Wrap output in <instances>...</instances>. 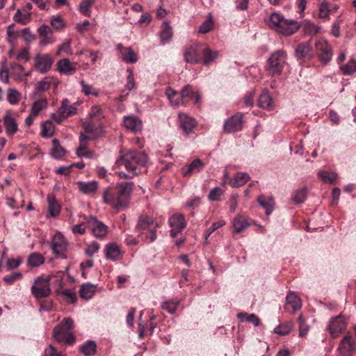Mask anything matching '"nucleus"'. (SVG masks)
I'll use <instances>...</instances> for the list:
<instances>
[{
  "mask_svg": "<svg viewBox=\"0 0 356 356\" xmlns=\"http://www.w3.org/2000/svg\"><path fill=\"white\" fill-rule=\"evenodd\" d=\"M147 161V155L142 152L129 149L121 152L120 158L116 161L118 167L124 166L126 172L120 171L118 175L121 179H132L146 171L145 169Z\"/></svg>",
  "mask_w": 356,
  "mask_h": 356,
  "instance_id": "1",
  "label": "nucleus"
},
{
  "mask_svg": "<svg viewBox=\"0 0 356 356\" xmlns=\"http://www.w3.org/2000/svg\"><path fill=\"white\" fill-rule=\"evenodd\" d=\"M132 182H121L115 188H107L103 195L106 204L118 210L126 207L129 202V197L133 191Z\"/></svg>",
  "mask_w": 356,
  "mask_h": 356,
  "instance_id": "2",
  "label": "nucleus"
},
{
  "mask_svg": "<svg viewBox=\"0 0 356 356\" xmlns=\"http://www.w3.org/2000/svg\"><path fill=\"white\" fill-rule=\"evenodd\" d=\"M160 225L154 220L152 217L147 216H141L136 225L135 229L137 232H142L139 234V238L143 241L152 243L156 238V229Z\"/></svg>",
  "mask_w": 356,
  "mask_h": 356,
  "instance_id": "3",
  "label": "nucleus"
},
{
  "mask_svg": "<svg viewBox=\"0 0 356 356\" xmlns=\"http://www.w3.org/2000/svg\"><path fill=\"white\" fill-rule=\"evenodd\" d=\"M73 329V320L70 317L65 318L59 325L54 328V337L60 343L73 344L75 341V337L72 333Z\"/></svg>",
  "mask_w": 356,
  "mask_h": 356,
  "instance_id": "4",
  "label": "nucleus"
},
{
  "mask_svg": "<svg viewBox=\"0 0 356 356\" xmlns=\"http://www.w3.org/2000/svg\"><path fill=\"white\" fill-rule=\"evenodd\" d=\"M73 329V320L70 317L65 318L59 325L54 328V337L60 343L73 344L75 341V337L72 333Z\"/></svg>",
  "mask_w": 356,
  "mask_h": 356,
  "instance_id": "5",
  "label": "nucleus"
},
{
  "mask_svg": "<svg viewBox=\"0 0 356 356\" xmlns=\"http://www.w3.org/2000/svg\"><path fill=\"white\" fill-rule=\"evenodd\" d=\"M270 26L283 35H290L295 33L300 28L298 22L293 19H286L277 13H273L270 17Z\"/></svg>",
  "mask_w": 356,
  "mask_h": 356,
  "instance_id": "6",
  "label": "nucleus"
},
{
  "mask_svg": "<svg viewBox=\"0 0 356 356\" xmlns=\"http://www.w3.org/2000/svg\"><path fill=\"white\" fill-rule=\"evenodd\" d=\"M287 54L284 50H277L268 59L266 70L272 76H280L286 64Z\"/></svg>",
  "mask_w": 356,
  "mask_h": 356,
  "instance_id": "7",
  "label": "nucleus"
},
{
  "mask_svg": "<svg viewBox=\"0 0 356 356\" xmlns=\"http://www.w3.org/2000/svg\"><path fill=\"white\" fill-rule=\"evenodd\" d=\"M56 277L59 275L37 277L31 288L32 295L38 300L48 297L51 293L50 282L57 285Z\"/></svg>",
  "mask_w": 356,
  "mask_h": 356,
  "instance_id": "8",
  "label": "nucleus"
},
{
  "mask_svg": "<svg viewBox=\"0 0 356 356\" xmlns=\"http://www.w3.org/2000/svg\"><path fill=\"white\" fill-rule=\"evenodd\" d=\"M356 350V325L354 327V335L350 332L346 334L341 341L338 351L341 356H353Z\"/></svg>",
  "mask_w": 356,
  "mask_h": 356,
  "instance_id": "9",
  "label": "nucleus"
},
{
  "mask_svg": "<svg viewBox=\"0 0 356 356\" xmlns=\"http://www.w3.org/2000/svg\"><path fill=\"white\" fill-rule=\"evenodd\" d=\"M316 54L318 60L323 63H327L332 58L333 54L331 46L326 40H318L315 42Z\"/></svg>",
  "mask_w": 356,
  "mask_h": 356,
  "instance_id": "10",
  "label": "nucleus"
},
{
  "mask_svg": "<svg viewBox=\"0 0 356 356\" xmlns=\"http://www.w3.org/2000/svg\"><path fill=\"white\" fill-rule=\"evenodd\" d=\"M243 124V114L236 113L229 118L223 124V130L226 133H234L242 130Z\"/></svg>",
  "mask_w": 356,
  "mask_h": 356,
  "instance_id": "11",
  "label": "nucleus"
},
{
  "mask_svg": "<svg viewBox=\"0 0 356 356\" xmlns=\"http://www.w3.org/2000/svg\"><path fill=\"white\" fill-rule=\"evenodd\" d=\"M76 113V108L70 104V101L65 99L62 101L61 106L58 110V115L53 114V119L58 123L60 124L63 120L73 115Z\"/></svg>",
  "mask_w": 356,
  "mask_h": 356,
  "instance_id": "12",
  "label": "nucleus"
},
{
  "mask_svg": "<svg viewBox=\"0 0 356 356\" xmlns=\"http://www.w3.org/2000/svg\"><path fill=\"white\" fill-rule=\"evenodd\" d=\"M295 56L298 60L306 62L314 57V52L310 42H302L297 45Z\"/></svg>",
  "mask_w": 356,
  "mask_h": 356,
  "instance_id": "13",
  "label": "nucleus"
},
{
  "mask_svg": "<svg viewBox=\"0 0 356 356\" xmlns=\"http://www.w3.org/2000/svg\"><path fill=\"white\" fill-rule=\"evenodd\" d=\"M87 227L95 236L99 238L104 237L108 232V227L94 217L87 220Z\"/></svg>",
  "mask_w": 356,
  "mask_h": 356,
  "instance_id": "14",
  "label": "nucleus"
},
{
  "mask_svg": "<svg viewBox=\"0 0 356 356\" xmlns=\"http://www.w3.org/2000/svg\"><path fill=\"white\" fill-rule=\"evenodd\" d=\"M346 323L343 317L341 315L332 318L327 326V329L332 338L334 339L346 330Z\"/></svg>",
  "mask_w": 356,
  "mask_h": 356,
  "instance_id": "15",
  "label": "nucleus"
},
{
  "mask_svg": "<svg viewBox=\"0 0 356 356\" xmlns=\"http://www.w3.org/2000/svg\"><path fill=\"white\" fill-rule=\"evenodd\" d=\"M169 225L172 229L170 230V236L175 238L179 233H181L186 227V222L184 216L182 214H175L169 218Z\"/></svg>",
  "mask_w": 356,
  "mask_h": 356,
  "instance_id": "16",
  "label": "nucleus"
},
{
  "mask_svg": "<svg viewBox=\"0 0 356 356\" xmlns=\"http://www.w3.org/2000/svg\"><path fill=\"white\" fill-rule=\"evenodd\" d=\"M67 243L63 236L60 233L54 235L51 242V249L55 254L61 258H65V252Z\"/></svg>",
  "mask_w": 356,
  "mask_h": 356,
  "instance_id": "17",
  "label": "nucleus"
},
{
  "mask_svg": "<svg viewBox=\"0 0 356 356\" xmlns=\"http://www.w3.org/2000/svg\"><path fill=\"white\" fill-rule=\"evenodd\" d=\"M53 60L48 54H38L35 57V68L40 73L49 71L52 65Z\"/></svg>",
  "mask_w": 356,
  "mask_h": 356,
  "instance_id": "18",
  "label": "nucleus"
},
{
  "mask_svg": "<svg viewBox=\"0 0 356 356\" xmlns=\"http://www.w3.org/2000/svg\"><path fill=\"white\" fill-rule=\"evenodd\" d=\"M180 98L182 104L186 105L191 100H194L195 104H199L200 95L193 90L191 85H186L180 92Z\"/></svg>",
  "mask_w": 356,
  "mask_h": 356,
  "instance_id": "19",
  "label": "nucleus"
},
{
  "mask_svg": "<svg viewBox=\"0 0 356 356\" xmlns=\"http://www.w3.org/2000/svg\"><path fill=\"white\" fill-rule=\"evenodd\" d=\"M202 44L191 45L184 53V59L186 62L195 64L200 63L202 61L200 46Z\"/></svg>",
  "mask_w": 356,
  "mask_h": 356,
  "instance_id": "20",
  "label": "nucleus"
},
{
  "mask_svg": "<svg viewBox=\"0 0 356 356\" xmlns=\"http://www.w3.org/2000/svg\"><path fill=\"white\" fill-rule=\"evenodd\" d=\"M301 307L300 298L294 292L289 293L286 298L285 310L290 314H293Z\"/></svg>",
  "mask_w": 356,
  "mask_h": 356,
  "instance_id": "21",
  "label": "nucleus"
},
{
  "mask_svg": "<svg viewBox=\"0 0 356 356\" xmlns=\"http://www.w3.org/2000/svg\"><path fill=\"white\" fill-rule=\"evenodd\" d=\"M56 281L58 282L56 285L57 288L56 289V293L65 296L68 303H74L76 302V298L75 292L69 289H63L64 283L63 282V276L59 275V277H56Z\"/></svg>",
  "mask_w": 356,
  "mask_h": 356,
  "instance_id": "22",
  "label": "nucleus"
},
{
  "mask_svg": "<svg viewBox=\"0 0 356 356\" xmlns=\"http://www.w3.org/2000/svg\"><path fill=\"white\" fill-rule=\"evenodd\" d=\"M201 58L202 63L205 66L210 65L218 57V51H213L206 44H201L200 46Z\"/></svg>",
  "mask_w": 356,
  "mask_h": 356,
  "instance_id": "23",
  "label": "nucleus"
},
{
  "mask_svg": "<svg viewBox=\"0 0 356 356\" xmlns=\"http://www.w3.org/2000/svg\"><path fill=\"white\" fill-rule=\"evenodd\" d=\"M117 49L120 53L122 59L124 62L135 63L138 61V55L131 47H125L122 44H118L117 45Z\"/></svg>",
  "mask_w": 356,
  "mask_h": 356,
  "instance_id": "24",
  "label": "nucleus"
},
{
  "mask_svg": "<svg viewBox=\"0 0 356 356\" xmlns=\"http://www.w3.org/2000/svg\"><path fill=\"white\" fill-rule=\"evenodd\" d=\"M3 124L6 128V134L10 136L15 134L18 130V126L14 117L12 116L11 112L8 111L3 118Z\"/></svg>",
  "mask_w": 356,
  "mask_h": 356,
  "instance_id": "25",
  "label": "nucleus"
},
{
  "mask_svg": "<svg viewBox=\"0 0 356 356\" xmlns=\"http://www.w3.org/2000/svg\"><path fill=\"white\" fill-rule=\"evenodd\" d=\"M179 119L181 129L186 134L191 133L196 126V122L195 119L190 117L187 114L180 113L179 115Z\"/></svg>",
  "mask_w": 356,
  "mask_h": 356,
  "instance_id": "26",
  "label": "nucleus"
},
{
  "mask_svg": "<svg viewBox=\"0 0 356 356\" xmlns=\"http://www.w3.org/2000/svg\"><path fill=\"white\" fill-rule=\"evenodd\" d=\"M124 125L130 131L136 133L140 131L143 127L142 121L135 116H126L124 119Z\"/></svg>",
  "mask_w": 356,
  "mask_h": 356,
  "instance_id": "27",
  "label": "nucleus"
},
{
  "mask_svg": "<svg viewBox=\"0 0 356 356\" xmlns=\"http://www.w3.org/2000/svg\"><path fill=\"white\" fill-rule=\"evenodd\" d=\"M106 257L112 261L118 260L121 255L120 247L115 243H109L105 248Z\"/></svg>",
  "mask_w": 356,
  "mask_h": 356,
  "instance_id": "28",
  "label": "nucleus"
},
{
  "mask_svg": "<svg viewBox=\"0 0 356 356\" xmlns=\"http://www.w3.org/2000/svg\"><path fill=\"white\" fill-rule=\"evenodd\" d=\"M250 179V175L246 172H238L234 175L233 179H231L229 184L233 188L241 187L245 185Z\"/></svg>",
  "mask_w": 356,
  "mask_h": 356,
  "instance_id": "29",
  "label": "nucleus"
},
{
  "mask_svg": "<svg viewBox=\"0 0 356 356\" xmlns=\"http://www.w3.org/2000/svg\"><path fill=\"white\" fill-rule=\"evenodd\" d=\"M259 204L266 210V213L269 216L273 211L275 200L273 197L261 195L258 197Z\"/></svg>",
  "mask_w": 356,
  "mask_h": 356,
  "instance_id": "30",
  "label": "nucleus"
},
{
  "mask_svg": "<svg viewBox=\"0 0 356 356\" xmlns=\"http://www.w3.org/2000/svg\"><path fill=\"white\" fill-rule=\"evenodd\" d=\"M232 225L236 233H241L248 228L250 223L248 222V219L244 216L238 215L234 218Z\"/></svg>",
  "mask_w": 356,
  "mask_h": 356,
  "instance_id": "31",
  "label": "nucleus"
},
{
  "mask_svg": "<svg viewBox=\"0 0 356 356\" xmlns=\"http://www.w3.org/2000/svg\"><path fill=\"white\" fill-rule=\"evenodd\" d=\"M58 69L60 73L65 74H72L75 71V67L68 58H63L57 63Z\"/></svg>",
  "mask_w": 356,
  "mask_h": 356,
  "instance_id": "32",
  "label": "nucleus"
},
{
  "mask_svg": "<svg viewBox=\"0 0 356 356\" xmlns=\"http://www.w3.org/2000/svg\"><path fill=\"white\" fill-rule=\"evenodd\" d=\"M203 166V162L200 159H196L188 165L186 170L183 168L182 172L184 176H188L192 173L200 172Z\"/></svg>",
  "mask_w": 356,
  "mask_h": 356,
  "instance_id": "33",
  "label": "nucleus"
},
{
  "mask_svg": "<svg viewBox=\"0 0 356 356\" xmlns=\"http://www.w3.org/2000/svg\"><path fill=\"white\" fill-rule=\"evenodd\" d=\"M258 104L259 107L266 108L268 110H272L273 108V99L269 95L268 92L265 90L263 91L259 98Z\"/></svg>",
  "mask_w": 356,
  "mask_h": 356,
  "instance_id": "34",
  "label": "nucleus"
},
{
  "mask_svg": "<svg viewBox=\"0 0 356 356\" xmlns=\"http://www.w3.org/2000/svg\"><path fill=\"white\" fill-rule=\"evenodd\" d=\"M96 291V286L90 284H84L81 285L79 289V296L83 299L91 298Z\"/></svg>",
  "mask_w": 356,
  "mask_h": 356,
  "instance_id": "35",
  "label": "nucleus"
},
{
  "mask_svg": "<svg viewBox=\"0 0 356 356\" xmlns=\"http://www.w3.org/2000/svg\"><path fill=\"white\" fill-rule=\"evenodd\" d=\"M80 351L86 356H92L97 351V345L94 341L88 340L81 345Z\"/></svg>",
  "mask_w": 356,
  "mask_h": 356,
  "instance_id": "36",
  "label": "nucleus"
},
{
  "mask_svg": "<svg viewBox=\"0 0 356 356\" xmlns=\"http://www.w3.org/2000/svg\"><path fill=\"white\" fill-rule=\"evenodd\" d=\"M77 185L79 191L85 194L94 193L97 189V184L95 181H79L77 183Z\"/></svg>",
  "mask_w": 356,
  "mask_h": 356,
  "instance_id": "37",
  "label": "nucleus"
},
{
  "mask_svg": "<svg viewBox=\"0 0 356 356\" xmlns=\"http://www.w3.org/2000/svg\"><path fill=\"white\" fill-rule=\"evenodd\" d=\"M48 210L50 215L53 217L57 216L60 213V207L54 196H48Z\"/></svg>",
  "mask_w": 356,
  "mask_h": 356,
  "instance_id": "38",
  "label": "nucleus"
},
{
  "mask_svg": "<svg viewBox=\"0 0 356 356\" xmlns=\"http://www.w3.org/2000/svg\"><path fill=\"white\" fill-rule=\"evenodd\" d=\"M44 258L41 254L34 252L29 256L27 264L29 266L38 267L42 265L44 263Z\"/></svg>",
  "mask_w": 356,
  "mask_h": 356,
  "instance_id": "39",
  "label": "nucleus"
},
{
  "mask_svg": "<svg viewBox=\"0 0 356 356\" xmlns=\"http://www.w3.org/2000/svg\"><path fill=\"white\" fill-rule=\"evenodd\" d=\"M293 327V323L292 322H285L277 326L274 330V332L281 336L286 335L291 331Z\"/></svg>",
  "mask_w": 356,
  "mask_h": 356,
  "instance_id": "40",
  "label": "nucleus"
},
{
  "mask_svg": "<svg viewBox=\"0 0 356 356\" xmlns=\"http://www.w3.org/2000/svg\"><path fill=\"white\" fill-rule=\"evenodd\" d=\"M53 148L51 149V155L53 157L56 159H60L65 154V150L64 148L60 145L58 140L54 139L52 141Z\"/></svg>",
  "mask_w": 356,
  "mask_h": 356,
  "instance_id": "41",
  "label": "nucleus"
},
{
  "mask_svg": "<svg viewBox=\"0 0 356 356\" xmlns=\"http://www.w3.org/2000/svg\"><path fill=\"white\" fill-rule=\"evenodd\" d=\"M318 7V17L328 19L330 14V10H329V2L326 0H320Z\"/></svg>",
  "mask_w": 356,
  "mask_h": 356,
  "instance_id": "42",
  "label": "nucleus"
},
{
  "mask_svg": "<svg viewBox=\"0 0 356 356\" xmlns=\"http://www.w3.org/2000/svg\"><path fill=\"white\" fill-rule=\"evenodd\" d=\"M14 28H15L14 24H10L8 26L7 31H6L7 41L12 46H14L16 44L17 35H19V32L15 31L14 30Z\"/></svg>",
  "mask_w": 356,
  "mask_h": 356,
  "instance_id": "43",
  "label": "nucleus"
},
{
  "mask_svg": "<svg viewBox=\"0 0 356 356\" xmlns=\"http://www.w3.org/2000/svg\"><path fill=\"white\" fill-rule=\"evenodd\" d=\"M54 132V126L49 120L44 122L42 124L41 136L44 138H49L53 136Z\"/></svg>",
  "mask_w": 356,
  "mask_h": 356,
  "instance_id": "44",
  "label": "nucleus"
},
{
  "mask_svg": "<svg viewBox=\"0 0 356 356\" xmlns=\"http://www.w3.org/2000/svg\"><path fill=\"white\" fill-rule=\"evenodd\" d=\"M166 95L172 104L178 106L181 104L180 94H179L176 90L168 88L166 90Z\"/></svg>",
  "mask_w": 356,
  "mask_h": 356,
  "instance_id": "45",
  "label": "nucleus"
},
{
  "mask_svg": "<svg viewBox=\"0 0 356 356\" xmlns=\"http://www.w3.org/2000/svg\"><path fill=\"white\" fill-rule=\"evenodd\" d=\"M172 35V28L168 22H164L162 25L161 32V39L163 42H168Z\"/></svg>",
  "mask_w": 356,
  "mask_h": 356,
  "instance_id": "46",
  "label": "nucleus"
},
{
  "mask_svg": "<svg viewBox=\"0 0 356 356\" xmlns=\"http://www.w3.org/2000/svg\"><path fill=\"white\" fill-rule=\"evenodd\" d=\"M47 106V102L46 99H40L35 102L31 109L33 115L37 116L41 111L46 108Z\"/></svg>",
  "mask_w": 356,
  "mask_h": 356,
  "instance_id": "47",
  "label": "nucleus"
},
{
  "mask_svg": "<svg viewBox=\"0 0 356 356\" xmlns=\"http://www.w3.org/2000/svg\"><path fill=\"white\" fill-rule=\"evenodd\" d=\"M344 75H350L356 72V60L355 59H350L347 64L341 65L340 67Z\"/></svg>",
  "mask_w": 356,
  "mask_h": 356,
  "instance_id": "48",
  "label": "nucleus"
},
{
  "mask_svg": "<svg viewBox=\"0 0 356 356\" xmlns=\"http://www.w3.org/2000/svg\"><path fill=\"white\" fill-rule=\"evenodd\" d=\"M318 175L324 182L330 184H334L337 177L336 173L327 171H319Z\"/></svg>",
  "mask_w": 356,
  "mask_h": 356,
  "instance_id": "49",
  "label": "nucleus"
},
{
  "mask_svg": "<svg viewBox=\"0 0 356 356\" xmlns=\"http://www.w3.org/2000/svg\"><path fill=\"white\" fill-rule=\"evenodd\" d=\"M307 188H302L297 190L292 197V200L296 204H302L305 202L307 196Z\"/></svg>",
  "mask_w": 356,
  "mask_h": 356,
  "instance_id": "50",
  "label": "nucleus"
},
{
  "mask_svg": "<svg viewBox=\"0 0 356 356\" xmlns=\"http://www.w3.org/2000/svg\"><path fill=\"white\" fill-rule=\"evenodd\" d=\"M13 19L17 23L26 25L30 22L31 17L29 13L23 14L20 10H17L13 17Z\"/></svg>",
  "mask_w": 356,
  "mask_h": 356,
  "instance_id": "51",
  "label": "nucleus"
},
{
  "mask_svg": "<svg viewBox=\"0 0 356 356\" xmlns=\"http://www.w3.org/2000/svg\"><path fill=\"white\" fill-rule=\"evenodd\" d=\"M81 86V91L86 95H93L95 97H97L99 95V92L97 90L92 86L86 83L84 81H81L79 82Z\"/></svg>",
  "mask_w": 356,
  "mask_h": 356,
  "instance_id": "52",
  "label": "nucleus"
},
{
  "mask_svg": "<svg viewBox=\"0 0 356 356\" xmlns=\"http://www.w3.org/2000/svg\"><path fill=\"white\" fill-rule=\"evenodd\" d=\"M238 318L242 320H245L247 322L253 323L255 326H258L260 323L259 318L254 314H248L247 313H239Z\"/></svg>",
  "mask_w": 356,
  "mask_h": 356,
  "instance_id": "53",
  "label": "nucleus"
},
{
  "mask_svg": "<svg viewBox=\"0 0 356 356\" xmlns=\"http://www.w3.org/2000/svg\"><path fill=\"white\" fill-rule=\"evenodd\" d=\"M90 120L100 122L101 120L104 118L102 110L99 106H94L91 108V111L90 113Z\"/></svg>",
  "mask_w": 356,
  "mask_h": 356,
  "instance_id": "54",
  "label": "nucleus"
},
{
  "mask_svg": "<svg viewBox=\"0 0 356 356\" xmlns=\"http://www.w3.org/2000/svg\"><path fill=\"white\" fill-rule=\"evenodd\" d=\"M95 0H83L79 5V11L86 16L90 15V8L94 4Z\"/></svg>",
  "mask_w": 356,
  "mask_h": 356,
  "instance_id": "55",
  "label": "nucleus"
},
{
  "mask_svg": "<svg viewBox=\"0 0 356 356\" xmlns=\"http://www.w3.org/2000/svg\"><path fill=\"white\" fill-rule=\"evenodd\" d=\"M299 324V336L300 337H305L309 330V325L305 323V320L303 318L302 315H300L298 318Z\"/></svg>",
  "mask_w": 356,
  "mask_h": 356,
  "instance_id": "56",
  "label": "nucleus"
},
{
  "mask_svg": "<svg viewBox=\"0 0 356 356\" xmlns=\"http://www.w3.org/2000/svg\"><path fill=\"white\" fill-rule=\"evenodd\" d=\"M179 305V301H166L163 303L162 309L172 314L175 313Z\"/></svg>",
  "mask_w": 356,
  "mask_h": 356,
  "instance_id": "57",
  "label": "nucleus"
},
{
  "mask_svg": "<svg viewBox=\"0 0 356 356\" xmlns=\"http://www.w3.org/2000/svg\"><path fill=\"white\" fill-rule=\"evenodd\" d=\"M20 93L15 89L10 88L8 92V101L11 104H16L19 101Z\"/></svg>",
  "mask_w": 356,
  "mask_h": 356,
  "instance_id": "58",
  "label": "nucleus"
},
{
  "mask_svg": "<svg viewBox=\"0 0 356 356\" xmlns=\"http://www.w3.org/2000/svg\"><path fill=\"white\" fill-rule=\"evenodd\" d=\"M9 70L11 74H14L20 77L24 74V68L22 65H19L15 62H13L10 65Z\"/></svg>",
  "mask_w": 356,
  "mask_h": 356,
  "instance_id": "59",
  "label": "nucleus"
},
{
  "mask_svg": "<svg viewBox=\"0 0 356 356\" xmlns=\"http://www.w3.org/2000/svg\"><path fill=\"white\" fill-rule=\"evenodd\" d=\"M20 35L26 43H31L35 39V35L31 33L29 28L22 29L20 31Z\"/></svg>",
  "mask_w": 356,
  "mask_h": 356,
  "instance_id": "60",
  "label": "nucleus"
},
{
  "mask_svg": "<svg viewBox=\"0 0 356 356\" xmlns=\"http://www.w3.org/2000/svg\"><path fill=\"white\" fill-rule=\"evenodd\" d=\"M91 139V137L86 136L81 133L79 136V146L77 148L76 152H81L85 149H88V140Z\"/></svg>",
  "mask_w": 356,
  "mask_h": 356,
  "instance_id": "61",
  "label": "nucleus"
},
{
  "mask_svg": "<svg viewBox=\"0 0 356 356\" xmlns=\"http://www.w3.org/2000/svg\"><path fill=\"white\" fill-rule=\"evenodd\" d=\"M22 274L21 273H13L10 275H6L3 280L8 284H13L15 282L21 280Z\"/></svg>",
  "mask_w": 356,
  "mask_h": 356,
  "instance_id": "62",
  "label": "nucleus"
},
{
  "mask_svg": "<svg viewBox=\"0 0 356 356\" xmlns=\"http://www.w3.org/2000/svg\"><path fill=\"white\" fill-rule=\"evenodd\" d=\"M213 22L211 19H208L204 21L199 27V32L200 33H207L212 30Z\"/></svg>",
  "mask_w": 356,
  "mask_h": 356,
  "instance_id": "63",
  "label": "nucleus"
},
{
  "mask_svg": "<svg viewBox=\"0 0 356 356\" xmlns=\"http://www.w3.org/2000/svg\"><path fill=\"white\" fill-rule=\"evenodd\" d=\"M51 86V80L49 78H44L41 81L38 82L37 85V90L38 92H44L47 91L50 88Z\"/></svg>",
  "mask_w": 356,
  "mask_h": 356,
  "instance_id": "64",
  "label": "nucleus"
}]
</instances>
